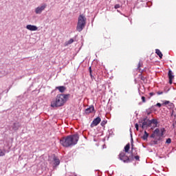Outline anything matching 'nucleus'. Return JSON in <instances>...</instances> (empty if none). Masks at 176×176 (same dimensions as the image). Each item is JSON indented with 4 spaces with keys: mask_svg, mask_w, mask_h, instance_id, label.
Wrapping results in <instances>:
<instances>
[{
    "mask_svg": "<svg viewBox=\"0 0 176 176\" xmlns=\"http://www.w3.org/2000/svg\"><path fill=\"white\" fill-rule=\"evenodd\" d=\"M79 141V135H69L66 137L62 138L60 140V143L64 146V148H72L78 144Z\"/></svg>",
    "mask_w": 176,
    "mask_h": 176,
    "instance_id": "nucleus-1",
    "label": "nucleus"
},
{
    "mask_svg": "<svg viewBox=\"0 0 176 176\" xmlns=\"http://www.w3.org/2000/svg\"><path fill=\"white\" fill-rule=\"evenodd\" d=\"M69 98V94H58L55 99H53L51 102L52 108H58V107H63L64 104L68 101Z\"/></svg>",
    "mask_w": 176,
    "mask_h": 176,
    "instance_id": "nucleus-2",
    "label": "nucleus"
},
{
    "mask_svg": "<svg viewBox=\"0 0 176 176\" xmlns=\"http://www.w3.org/2000/svg\"><path fill=\"white\" fill-rule=\"evenodd\" d=\"M86 16L83 14H80L78 19L76 30L78 32H82L83 28L86 27Z\"/></svg>",
    "mask_w": 176,
    "mask_h": 176,
    "instance_id": "nucleus-3",
    "label": "nucleus"
},
{
    "mask_svg": "<svg viewBox=\"0 0 176 176\" xmlns=\"http://www.w3.org/2000/svg\"><path fill=\"white\" fill-rule=\"evenodd\" d=\"M119 159L121 160L124 163H130V162H131L130 157L127 156V153H125L124 151H122L120 153Z\"/></svg>",
    "mask_w": 176,
    "mask_h": 176,
    "instance_id": "nucleus-4",
    "label": "nucleus"
},
{
    "mask_svg": "<svg viewBox=\"0 0 176 176\" xmlns=\"http://www.w3.org/2000/svg\"><path fill=\"white\" fill-rule=\"evenodd\" d=\"M164 133H166V129L164 128H162L161 129H159L158 128H157L154 131V134H155V136L158 137L159 138H162V137L164 135Z\"/></svg>",
    "mask_w": 176,
    "mask_h": 176,
    "instance_id": "nucleus-5",
    "label": "nucleus"
},
{
    "mask_svg": "<svg viewBox=\"0 0 176 176\" xmlns=\"http://www.w3.org/2000/svg\"><path fill=\"white\" fill-rule=\"evenodd\" d=\"M47 8V4L42 3L41 6L35 8L36 14H41L43 10Z\"/></svg>",
    "mask_w": 176,
    "mask_h": 176,
    "instance_id": "nucleus-6",
    "label": "nucleus"
},
{
    "mask_svg": "<svg viewBox=\"0 0 176 176\" xmlns=\"http://www.w3.org/2000/svg\"><path fill=\"white\" fill-rule=\"evenodd\" d=\"M101 122V118L97 117L95 118L91 124V127H95V126H98Z\"/></svg>",
    "mask_w": 176,
    "mask_h": 176,
    "instance_id": "nucleus-7",
    "label": "nucleus"
},
{
    "mask_svg": "<svg viewBox=\"0 0 176 176\" xmlns=\"http://www.w3.org/2000/svg\"><path fill=\"white\" fill-rule=\"evenodd\" d=\"M26 29L29 31H38V27L34 25H27Z\"/></svg>",
    "mask_w": 176,
    "mask_h": 176,
    "instance_id": "nucleus-8",
    "label": "nucleus"
},
{
    "mask_svg": "<svg viewBox=\"0 0 176 176\" xmlns=\"http://www.w3.org/2000/svg\"><path fill=\"white\" fill-rule=\"evenodd\" d=\"M168 76L169 78L170 85H173V79H174V75H173V72H171V70L168 71Z\"/></svg>",
    "mask_w": 176,
    "mask_h": 176,
    "instance_id": "nucleus-9",
    "label": "nucleus"
},
{
    "mask_svg": "<svg viewBox=\"0 0 176 176\" xmlns=\"http://www.w3.org/2000/svg\"><path fill=\"white\" fill-rule=\"evenodd\" d=\"M150 126L154 124V127H157V124H159V122L157 120L153 118L152 120H149Z\"/></svg>",
    "mask_w": 176,
    "mask_h": 176,
    "instance_id": "nucleus-10",
    "label": "nucleus"
},
{
    "mask_svg": "<svg viewBox=\"0 0 176 176\" xmlns=\"http://www.w3.org/2000/svg\"><path fill=\"white\" fill-rule=\"evenodd\" d=\"M142 129H145V127H151L149 120H147L146 121H144L142 122Z\"/></svg>",
    "mask_w": 176,
    "mask_h": 176,
    "instance_id": "nucleus-11",
    "label": "nucleus"
},
{
    "mask_svg": "<svg viewBox=\"0 0 176 176\" xmlns=\"http://www.w3.org/2000/svg\"><path fill=\"white\" fill-rule=\"evenodd\" d=\"M94 111V106H91L85 110V113L87 114L93 113Z\"/></svg>",
    "mask_w": 176,
    "mask_h": 176,
    "instance_id": "nucleus-12",
    "label": "nucleus"
},
{
    "mask_svg": "<svg viewBox=\"0 0 176 176\" xmlns=\"http://www.w3.org/2000/svg\"><path fill=\"white\" fill-rule=\"evenodd\" d=\"M54 165L58 166L60 164V160L57 157L54 156L53 157Z\"/></svg>",
    "mask_w": 176,
    "mask_h": 176,
    "instance_id": "nucleus-13",
    "label": "nucleus"
},
{
    "mask_svg": "<svg viewBox=\"0 0 176 176\" xmlns=\"http://www.w3.org/2000/svg\"><path fill=\"white\" fill-rule=\"evenodd\" d=\"M56 90H58L60 93H64L67 88L64 86H59L56 87Z\"/></svg>",
    "mask_w": 176,
    "mask_h": 176,
    "instance_id": "nucleus-14",
    "label": "nucleus"
},
{
    "mask_svg": "<svg viewBox=\"0 0 176 176\" xmlns=\"http://www.w3.org/2000/svg\"><path fill=\"white\" fill-rule=\"evenodd\" d=\"M20 127V123L19 122H15L13 124L12 129L15 131H17V129Z\"/></svg>",
    "mask_w": 176,
    "mask_h": 176,
    "instance_id": "nucleus-15",
    "label": "nucleus"
},
{
    "mask_svg": "<svg viewBox=\"0 0 176 176\" xmlns=\"http://www.w3.org/2000/svg\"><path fill=\"white\" fill-rule=\"evenodd\" d=\"M155 53H156V54L160 57V58H162V57H163V54H162V52L160 51L159 49L155 50Z\"/></svg>",
    "mask_w": 176,
    "mask_h": 176,
    "instance_id": "nucleus-16",
    "label": "nucleus"
},
{
    "mask_svg": "<svg viewBox=\"0 0 176 176\" xmlns=\"http://www.w3.org/2000/svg\"><path fill=\"white\" fill-rule=\"evenodd\" d=\"M130 150V144L128 143L125 146H124V152L125 153H129V151Z\"/></svg>",
    "mask_w": 176,
    "mask_h": 176,
    "instance_id": "nucleus-17",
    "label": "nucleus"
},
{
    "mask_svg": "<svg viewBox=\"0 0 176 176\" xmlns=\"http://www.w3.org/2000/svg\"><path fill=\"white\" fill-rule=\"evenodd\" d=\"M148 137H149V133H148L147 132H146V131H144V135L142 136V139L143 140H148Z\"/></svg>",
    "mask_w": 176,
    "mask_h": 176,
    "instance_id": "nucleus-18",
    "label": "nucleus"
},
{
    "mask_svg": "<svg viewBox=\"0 0 176 176\" xmlns=\"http://www.w3.org/2000/svg\"><path fill=\"white\" fill-rule=\"evenodd\" d=\"M5 156V150L0 149V157Z\"/></svg>",
    "mask_w": 176,
    "mask_h": 176,
    "instance_id": "nucleus-19",
    "label": "nucleus"
},
{
    "mask_svg": "<svg viewBox=\"0 0 176 176\" xmlns=\"http://www.w3.org/2000/svg\"><path fill=\"white\" fill-rule=\"evenodd\" d=\"M71 43H74V39L73 38H70L67 43V45H71Z\"/></svg>",
    "mask_w": 176,
    "mask_h": 176,
    "instance_id": "nucleus-20",
    "label": "nucleus"
},
{
    "mask_svg": "<svg viewBox=\"0 0 176 176\" xmlns=\"http://www.w3.org/2000/svg\"><path fill=\"white\" fill-rule=\"evenodd\" d=\"M101 126L104 127L107 124V120H102L100 123Z\"/></svg>",
    "mask_w": 176,
    "mask_h": 176,
    "instance_id": "nucleus-21",
    "label": "nucleus"
},
{
    "mask_svg": "<svg viewBox=\"0 0 176 176\" xmlns=\"http://www.w3.org/2000/svg\"><path fill=\"white\" fill-rule=\"evenodd\" d=\"M66 176H76V174L72 173H68L66 174Z\"/></svg>",
    "mask_w": 176,
    "mask_h": 176,
    "instance_id": "nucleus-22",
    "label": "nucleus"
},
{
    "mask_svg": "<svg viewBox=\"0 0 176 176\" xmlns=\"http://www.w3.org/2000/svg\"><path fill=\"white\" fill-rule=\"evenodd\" d=\"M142 102H146V100L145 98V96H142Z\"/></svg>",
    "mask_w": 176,
    "mask_h": 176,
    "instance_id": "nucleus-23",
    "label": "nucleus"
},
{
    "mask_svg": "<svg viewBox=\"0 0 176 176\" xmlns=\"http://www.w3.org/2000/svg\"><path fill=\"white\" fill-rule=\"evenodd\" d=\"M166 144H171V139H170V138H168L167 140H166Z\"/></svg>",
    "mask_w": 176,
    "mask_h": 176,
    "instance_id": "nucleus-24",
    "label": "nucleus"
},
{
    "mask_svg": "<svg viewBox=\"0 0 176 176\" xmlns=\"http://www.w3.org/2000/svg\"><path fill=\"white\" fill-rule=\"evenodd\" d=\"M89 75L93 78V74H91V67H89Z\"/></svg>",
    "mask_w": 176,
    "mask_h": 176,
    "instance_id": "nucleus-25",
    "label": "nucleus"
},
{
    "mask_svg": "<svg viewBox=\"0 0 176 176\" xmlns=\"http://www.w3.org/2000/svg\"><path fill=\"white\" fill-rule=\"evenodd\" d=\"M168 104H170V101H168V100H165L164 102V105H168Z\"/></svg>",
    "mask_w": 176,
    "mask_h": 176,
    "instance_id": "nucleus-26",
    "label": "nucleus"
},
{
    "mask_svg": "<svg viewBox=\"0 0 176 176\" xmlns=\"http://www.w3.org/2000/svg\"><path fill=\"white\" fill-rule=\"evenodd\" d=\"M114 8H115V9H119V8H120V5L116 4Z\"/></svg>",
    "mask_w": 176,
    "mask_h": 176,
    "instance_id": "nucleus-27",
    "label": "nucleus"
},
{
    "mask_svg": "<svg viewBox=\"0 0 176 176\" xmlns=\"http://www.w3.org/2000/svg\"><path fill=\"white\" fill-rule=\"evenodd\" d=\"M151 138H155V137H156V135L155 133V132L153 131V133H152V135H151Z\"/></svg>",
    "mask_w": 176,
    "mask_h": 176,
    "instance_id": "nucleus-28",
    "label": "nucleus"
},
{
    "mask_svg": "<svg viewBox=\"0 0 176 176\" xmlns=\"http://www.w3.org/2000/svg\"><path fill=\"white\" fill-rule=\"evenodd\" d=\"M157 94H158V96H160V95L163 94V91H159L157 92Z\"/></svg>",
    "mask_w": 176,
    "mask_h": 176,
    "instance_id": "nucleus-29",
    "label": "nucleus"
},
{
    "mask_svg": "<svg viewBox=\"0 0 176 176\" xmlns=\"http://www.w3.org/2000/svg\"><path fill=\"white\" fill-rule=\"evenodd\" d=\"M134 159H135V160H140V157L138 155H135Z\"/></svg>",
    "mask_w": 176,
    "mask_h": 176,
    "instance_id": "nucleus-30",
    "label": "nucleus"
},
{
    "mask_svg": "<svg viewBox=\"0 0 176 176\" xmlns=\"http://www.w3.org/2000/svg\"><path fill=\"white\" fill-rule=\"evenodd\" d=\"M135 127L137 131H138V127H139L138 124H135Z\"/></svg>",
    "mask_w": 176,
    "mask_h": 176,
    "instance_id": "nucleus-31",
    "label": "nucleus"
},
{
    "mask_svg": "<svg viewBox=\"0 0 176 176\" xmlns=\"http://www.w3.org/2000/svg\"><path fill=\"white\" fill-rule=\"evenodd\" d=\"M155 106H156V107H158L159 108H160V107H162V104H160V103H157Z\"/></svg>",
    "mask_w": 176,
    "mask_h": 176,
    "instance_id": "nucleus-32",
    "label": "nucleus"
},
{
    "mask_svg": "<svg viewBox=\"0 0 176 176\" xmlns=\"http://www.w3.org/2000/svg\"><path fill=\"white\" fill-rule=\"evenodd\" d=\"M149 95L151 96V97H152L153 96H155V93L151 92V93L149 94Z\"/></svg>",
    "mask_w": 176,
    "mask_h": 176,
    "instance_id": "nucleus-33",
    "label": "nucleus"
},
{
    "mask_svg": "<svg viewBox=\"0 0 176 176\" xmlns=\"http://www.w3.org/2000/svg\"><path fill=\"white\" fill-rule=\"evenodd\" d=\"M140 67H141V63L138 64V68H140Z\"/></svg>",
    "mask_w": 176,
    "mask_h": 176,
    "instance_id": "nucleus-34",
    "label": "nucleus"
}]
</instances>
